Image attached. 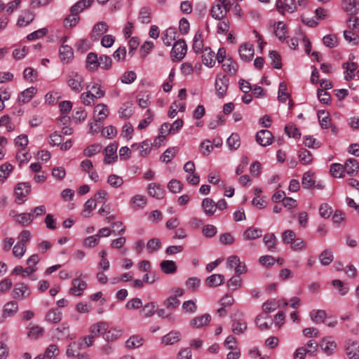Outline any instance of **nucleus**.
Returning <instances> with one entry per match:
<instances>
[{"label":"nucleus","mask_w":359,"mask_h":359,"mask_svg":"<svg viewBox=\"0 0 359 359\" xmlns=\"http://www.w3.org/2000/svg\"><path fill=\"white\" fill-rule=\"evenodd\" d=\"M231 4L227 0H215L211 8V15L216 20H222L230 10Z\"/></svg>","instance_id":"nucleus-1"},{"label":"nucleus","mask_w":359,"mask_h":359,"mask_svg":"<svg viewBox=\"0 0 359 359\" xmlns=\"http://www.w3.org/2000/svg\"><path fill=\"white\" fill-rule=\"evenodd\" d=\"M222 68L225 72L231 76L236 75L238 69L237 62L231 57H227L224 61Z\"/></svg>","instance_id":"nucleus-29"},{"label":"nucleus","mask_w":359,"mask_h":359,"mask_svg":"<svg viewBox=\"0 0 359 359\" xmlns=\"http://www.w3.org/2000/svg\"><path fill=\"white\" fill-rule=\"evenodd\" d=\"M109 115V110L107 106L104 104H97L93 109L94 119L96 121H103Z\"/></svg>","instance_id":"nucleus-24"},{"label":"nucleus","mask_w":359,"mask_h":359,"mask_svg":"<svg viewBox=\"0 0 359 359\" xmlns=\"http://www.w3.org/2000/svg\"><path fill=\"white\" fill-rule=\"evenodd\" d=\"M146 117L141 120L137 126L139 130H143L146 128L154 119V114L151 109H147L146 111Z\"/></svg>","instance_id":"nucleus-62"},{"label":"nucleus","mask_w":359,"mask_h":359,"mask_svg":"<svg viewBox=\"0 0 359 359\" xmlns=\"http://www.w3.org/2000/svg\"><path fill=\"white\" fill-rule=\"evenodd\" d=\"M60 353L59 348L55 344L49 345L45 350L43 358L55 359Z\"/></svg>","instance_id":"nucleus-52"},{"label":"nucleus","mask_w":359,"mask_h":359,"mask_svg":"<svg viewBox=\"0 0 359 359\" xmlns=\"http://www.w3.org/2000/svg\"><path fill=\"white\" fill-rule=\"evenodd\" d=\"M285 132L290 137L299 139L301 137L299 130L292 123H289L285 127Z\"/></svg>","instance_id":"nucleus-61"},{"label":"nucleus","mask_w":359,"mask_h":359,"mask_svg":"<svg viewBox=\"0 0 359 359\" xmlns=\"http://www.w3.org/2000/svg\"><path fill=\"white\" fill-rule=\"evenodd\" d=\"M263 241L268 250L275 252L276 250L277 238L273 233H268L264 236Z\"/></svg>","instance_id":"nucleus-34"},{"label":"nucleus","mask_w":359,"mask_h":359,"mask_svg":"<svg viewBox=\"0 0 359 359\" xmlns=\"http://www.w3.org/2000/svg\"><path fill=\"white\" fill-rule=\"evenodd\" d=\"M13 169L9 163H5L0 165V183H4Z\"/></svg>","instance_id":"nucleus-49"},{"label":"nucleus","mask_w":359,"mask_h":359,"mask_svg":"<svg viewBox=\"0 0 359 359\" xmlns=\"http://www.w3.org/2000/svg\"><path fill=\"white\" fill-rule=\"evenodd\" d=\"M274 34L281 41H285L287 38V28L283 22H278L275 25Z\"/></svg>","instance_id":"nucleus-35"},{"label":"nucleus","mask_w":359,"mask_h":359,"mask_svg":"<svg viewBox=\"0 0 359 359\" xmlns=\"http://www.w3.org/2000/svg\"><path fill=\"white\" fill-rule=\"evenodd\" d=\"M238 53L241 59L245 62H250L255 55L253 46L250 43L241 44L238 48Z\"/></svg>","instance_id":"nucleus-9"},{"label":"nucleus","mask_w":359,"mask_h":359,"mask_svg":"<svg viewBox=\"0 0 359 359\" xmlns=\"http://www.w3.org/2000/svg\"><path fill=\"white\" fill-rule=\"evenodd\" d=\"M107 182L110 187L118 189L123 184L124 181L121 177L115 174H111L108 176Z\"/></svg>","instance_id":"nucleus-48"},{"label":"nucleus","mask_w":359,"mask_h":359,"mask_svg":"<svg viewBox=\"0 0 359 359\" xmlns=\"http://www.w3.org/2000/svg\"><path fill=\"white\" fill-rule=\"evenodd\" d=\"M342 9L351 15H355L359 11V4L356 0H343Z\"/></svg>","instance_id":"nucleus-27"},{"label":"nucleus","mask_w":359,"mask_h":359,"mask_svg":"<svg viewBox=\"0 0 359 359\" xmlns=\"http://www.w3.org/2000/svg\"><path fill=\"white\" fill-rule=\"evenodd\" d=\"M224 280L222 274H212L206 278L205 283L209 287H217L224 283Z\"/></svg>","instance_id":"nucleus-39"},{"label":"nucleus","mask_w":359,"mask_h":359,"mask_svg":"<svg viewBox=\"0 0 359 359\" xmlns=\"http://www.w3.org/2000/svg\"><path fill=\"white\" fill-rule=\"evenodd\" d=\"M318 117L323 128L327 129L330 127V118L327 112L325 111H319L318 112Z\"/></svg>","instance_id":"nucleus-63"},{"label":"nucleus","mask_w":359,"mask_h":359,"mask_svg":"<svg viewBox=\"0 0 359 359\" xmlns=\"http://www.w3.org/2000/svg\"><path fill=\"white\" fill-rule=\"evenodd\" d=\"M273 136L268 130H261L256 135L257 142L262 146L266 147L272 144Z\"/></svg>","instance_id":"nucleus-12"},{"label":"nucleus","mask_w":359,"mask_h":359,"mask_svg":"<svg viewBox=\"0 0 359 359\" xmlns=\"http://www.w3.org/2000/svg\"><path fill=\"white\" fill-rule=\"evenodd\" d=\"M229 79L225 75L217 74L215 79V88L219 97H223L228 89Z\"/></svg>","instance_id":"nucleus-6"},{"label":"nucleus","mask_w":359,"mask_h":359,"mask_svg":"<svg viewBox=\"0 0 359 359\" xmlns=\"http://www.w3.org/2000/svg\"><path fill=\"white\" fill-rule=\"evenodd\" d=\"M181 332L177 330H172L161 338V344L165 346L173 345L180 341Z\"/></svg>","instance_id":"nucleus-14"},{"label":"nucleus","mask_w":359,"mask_h":359,"mask_svg":"<svg viewBox=\"0 0 359 359\" xmlns=\"http://www.w3.org/2000/svg\"><path fill=\"white\" fill-rule=\"evenodd\" d=\"M203 39L202 32L201 30H198L195 34V36L193 39V46L192 48L195 53L203 52Z\"/></svg>","instance_id":"nucleus-36"},{"label":"nucleus","mask_w":359,"mask_h":359,"mask_svg":"<svg viewBox=\"0 0 359 359\" xmlns=\"http://www.w3.org/2000/svg\"><path fill=\"white\" fill-rule=\"evenodd\" d=\"M201 206L205 215L208 216H212L216 211V203L210 198H204Z\"/></svg>","instance_id":"nucleus-30"},{"label":"nucleus","mask_w":359,"mask_h":359,"mask_svg":"<svg viewBox=\"0 0 359 359\" xmlns=\"http://www.w3.org/2000/svg\"><path fill=\"white\" fill-rule=\"evenodd\" d=\"M226 266L229 269H233L237 274H243L247 272L245 264L242 262L236 255H231L227 258Z\"/></svg>","instance_id":"nucleus-3"},{"label":"nucleus","mask_w":359,"mask_h":359,"mask_svg":"<svg viewBox=\"0 0 359 359\" xmlns=\"http://www.w3.org/2000/svg\"><path fill=\"white\" fill-rule=\"evenodd\" d=\"M93 2L94 0H80L71 7L70 12L79 14L84 9L90 7Z\"/></svg>","instance_id":"nucleus-33"},{"label":"nucleus","mask_w":359,"mask_h":359,"mask_svg":"<svg viewBox=\"0 0 359 359\" xmlns=\"http://www.w3.org/2000/svg\"><path fill=\"white\" fill-rule=\"evenodd\" d=\"M108 329V323L104 321L93 324L90 327V336L93 338L102 334L104 337V332Z\"/></svg>","instance_id":"nucleus-26"},{"label":"nucleus","mask_w":359,"mask_h":359,"mask_svg":"<svg viewBox=\"0 0 359 359\" xmlns=\"http://www.w3.org/2000/svg\"><path fill=\"white\" fill-rule=\"evenodd\" d=\"M31 191V185L28 182L18 183L15 188L16 203L22 204L27 200V196Z\"/></svg>","instance_id":"nucleus-4"},{"label":"nucleus","mask_w":359,"mask_h":359,"mask_svg":"<svg viewBox=\"0 0 359 359\" xmlns=\"http://www.w3.org/2000/svg\"><path fill=\"white\" fill-rule=\"evenodd\" d=\"M138 20L143 24H149L151 22V8L143 7L139 12Z\"/></svg>","instance_id":"nucleus-53"},{"label":"nucleus","mask_w":359,"mask_h":359,"mask_svg":"<svg viewBox=\"0 0 359 359\" xmlns=\"http://www.w3.org/2000/svg\"><path fill=\"white\" fill-rule=\"evenodd\" d=\"M211 320V316L209 314H203L201 316H198L194 318L190 321V326L194 328H200L204 325H208Z\"/></svg>","instance_id":"nucleus-28"},{"label":"nucleus","mask_w":359,"mask_h":359,"mask_svg":"<svg viewBox=\"0 0 359 359\" xmlns=\"http://www.w3.org/2000/svg\"><path fill=\"white\" fill-rule=\"evenodd\" d=\"M319 260L322 265H329L333 261V254L330 250H325L319 255Z\"/></svg>","instance_id":"nucleus-59"},{"label":"nucleus","mask_w":359,"mask_h":359,"mask_svg":"<svg viewBox=\"0 0 359 359\" xmlns=\"http://www.w3.org/2000/svg\"><path fill=\"white\" fill-rule=\"evenodd\" d=\"M178 149L177 147H169L161 156V161L163 163H169L175 156Z\"/></svg>","instance_id":"nucleus-55"},{"label":"nucleus","mask_w":359,"mask_h":359,"mask_svg":"<svg viewBox=\"0 0 359 359\" xmlns=\"http://www.w3.org/2000/svg\"><path fill=\"white\" fill-rule=\"evenodd\" d=\"M330 171L332 176L335 178H342L344 176V165L340 163L331 164Z\"/></svg>","instance_id":"nucleus-47"},{"label":"nucleus","mask_w":359,"mask_h":359,"mask_svg":"<svg viewBox=\"0 0 359 359\" xmlns=\"http://www.w3.org/2000/svg\"><path fill=\"white\" fill-rule=\"evenodd\" d=\"M323 43L325 46L333 48L338 46V39L335 34H327L323 36Z\"/></svg>","instance_id":"nucleus-56"},{"label":"nucleus","mask_w":359,"mask_h":359,"mask_svg":"<svg viewBox=\"0 0 359 359\" xmlns=\"http://www.w3.org/2000/svg\"><path fill=\"white\" fill-rule=\"evenodd\" d=\"M187 50V44L183 39L176 41L173 43L171 56L174 60H180L184 57Z\"/></svg>","instance_id":"nucleus-5"},{"label":"nucleus","mask_w":359,"mask_h":359,"mask_svg":"<svg viewBox=\"0 0 359 359\" xmlns=\"http://www.w3.org/2000/svg\"><path fill=\"white\" fill-rule=\"evenodd\" d=\"M344 165V172L350 176H355L358 173L359 170V163L353 158H348Z\"/></svg>","instance_id":"nucleus-16"},{"label":"nucleus","mask_w":359,"mask_h":359,"mask_svg":"<svg viewBox=\"0 0 359 359\" xmlns=\"http://www.w3.org/2000/svg\"><path fill=\"white\" fill-rule=\"evenodd\" d=\"M37 75V72L32 67H29L25 68L23 72L24 79L30 83H34L36 81Z\"/></svg>","instance_id":"nucleus-64"},{"label":"nucleus","mask_w":359,"mask_h":359,"mask_svg":"<svg viewBox=\"0 0 359 359\" xmlns=\"http://www.w3.org/2000/svg\"><path fill=\"white\" fill-rule=\"evenodd\" d=\"M202 61L208 67H212L215 65V54L210 48L206 47L203 49L202 52Z\"/></svg>","instance_id":"nucleus-22"},{"label":"nucleus","mask_w":359,"mask_h":359,"mask_svg":"<svg viewBox=\"0 0 359 359\" xmlns=\"http://www.w3.org/2000/svg\"><path fill=\"white\" fill-rule=\"evenodd\" d=\"M147 192L149 196L156 199H161L164 196L165 190L163 186L158 183H150L147 186Z\"/></svg>","instance_id":"nucleus-15"},{"label":"nucleus","mask_w":359,"mask_h":359,"mask_svg":"<svg viewBox=\"0 0 359 359\" xmlns=\"http://www.w3.org/2000/svg\"><path fill=\"white\" fill-rule=\"evenodd\" d=\"M66 81L71 90L76 93H80L83 89V77L77 72L72 71L69 72Z\"/></svg>","instance_id":"nucleus-2"},{"label":"nucleus","mask_w":359,"mask_h":359,"mask_svg":"<svg viewBox=\"0 0 359 359\" xmlns=\"http://www.w3.org/2000/svg\"><path fill=\"white\" fill-rule=\"evenodd\" d=\"M118 149V144L116 142L109 144L105 149H104V163L107 165L111 164L116 161L118 158V156L116 154Z\"/></svg>","instance_id":"nucleus-10"},{"label":"nucleus","mask_w":359,"mask_h":359,"mask_svg":"<svg viewBox=\"0 0 359 359\" xmlns=\"http://www.w3.org/2000/svg\"><path fill=\"white\" fill-rule=\"evenodd\" d=\"M18 310V305L15 301L6 303L4 306L3 315L4 317H11L15 314Z\"/></svg>","instance_id":"nucleus-43"},{"label":"nucleus","mask_w":359,"mask_h":359,"mask_svg":"<svg viewBox=\"0 0 359 359\" xmlns=\"http://www.w3.org/2000/svg\"><path fill=\"white\" fill-rule=\"evenodd\" d=\"M37 89L36 87L31 86L21 92L18 95V102L22 104H25L29 102L33 97L36 94Z\"/></svg>","instance_id":"nucleus-25"},{"label":"nucleus","mask_w":359,"mask_h":359,"mask_svg":"<svg viewBox=\"0 0 359 359\" xmlns=\"http://www.w3.org/2000/svg\"><path fill=\"white\" fill-rule=\"evenodd\" d=\"M79 277L74 278L72 281V287L69 288V292L74 296H81L83 292L88 287V284L86 281L81 279Z\"/></svg>","instance_id":"nucleus-8"},{"label":"nucleus","mask_w":359,"mask_h":359,"mask_svg":"<svg viewBox=\"0 0 359 359\" xmlns=\"http://www.w3.org/2000/svg\"><path fill=\"white\" fill-rule=\"evenodd\" d=\"M346 354L349 359H359V342L349 340L346 346Z\"/></svg>","instance_id":"nucleus-18"},{"label":"nucleus","mask_w":359,"mask_h":359,"mask_svg":"<svg viewBox=\"0 0 359 359\" xmlns=\"http://www.w3.org/2000/svg\"><path fill=\"white\" fill-rule=\"evenodd\" d=\"M298 157L303 165H310L313 161L311 153L305 149H301L299 150Z\"/></svg>","instance_id":"nucleus-46"},{"label":"nucleus","mask_w":359,"mask_h":359,"mask_svg":"<svg viewBox=\"0 0 359 359\" xmlns=\"http://www.w3.org/2000/svg\"><path fill=\"white\" fill-rule=\"evenodd\" d=\"M46 318L50 323H57L62 319V313L58 309H50L47 313Z\"/></svg>","instance_id":"nucleus-54"},{"label":"nucleus","mask_w":359,"mask_h":359,"mask_svg":"<svg viewBox=\"0 0 359 359\" xmlns=\"http://www.w3.org/2000/svg\"><path fill=\"white\" fill-rule=\"evenodd\" d=\"M96 207V202L95 199L90 198L84 204V208L82 211L81 215L83 217L88 218L90 216L91 212Z\"/></svg>","instance_id":"nucleus-58"},{"label":"nucleus","mask_w":359,"mask_h":359,"mask_svg":"<svg viewBox=\"0 0 359 359\" xmlns=\"http://www.w3.org/2000/svg\"><path fill=\"white\" fill-rule=\"evenodd\" d=\"M309 316L315 323H321L325 321L326 312L323 309H313L310 312Z\"/></svg>","instance_id":"nucleus-38"},{"label":"nucleus","mask_w":359,"mask_h":359,"mask_svg":"<svg viewBox=\"0 0 359 359\" xmlns=\"http://www.w3.org/2000/svg\"><path fill=\"white\" fill-rule=\"evenodd\" d=\"M314 173L311 171L306 172L302 179V183L304 188L309 189L315 185V180L313 178Z\"/></svg>","instance_id":"nucleus-51"},{"label":"nucleus","mask_w":359,"mask_h":359,"mask_svg":"<svg viewBox=\"0 0 359 359\" xmlns=\"http://www.w3.org/2000/svg\"><path fill=\"white\" fill-rule=\"evenodd\" d=\"M156 309L157 305L156 302H151L146 304L142 308L144 317L149 318L152 316L156 312Z\"/></svg>","instance_id":"nucleus-57"},{"label":"nucleus","mask_w":359,"mask_h":359,"mask_svg":"<svg viewBox=\"0 0 359 359\" xmlns=\"http://www.w3.org/2000/svg\"><path fill=\"white\" fill-rule=\"evenodd\" d=\"M346 69L344 72V79L346 81L351 80L355 76V70L357 69V65L355 62H346L343 65Z\"/></svg>","instance_id":"nucleus-45"},{"label":"nucleus","mask_w":359,"mask_h":359,"mask_svg":"<svg viewBox=\"0 0 359 359\" xmlns=\"http://www.w3.org/2000/svg\"><path fill=\"white\" fill-rule=\"evenodd\" d=\"M262 236V231L260 229L250 226L243 233V237L245 240H254L260 238Z\"/></svg>","instance_id":"nucleus-37"},{"label":"nucleus","mask_w":359,"mask_h":359,"mask_svg":"<svg viewBox=\"0 0 359 359\" xmlns=\"http://www.w3.org/2000/svg\"><path fill=\"white\" fill-rule=\"evenodd\" d=\"M30 294L29 287L23 283L15 284L13 290V296L16 299H23Z\"/></svg>","instance_id":"nucleus-11"},{"label":"nucleus","mask_w":359,"mask_h":359,"mask_svg":"<svg viewBox=\"0 0 359 359\" xmlns=\"http://www.w3.org/2000/svg\"><path fill=\"white\" fill-rule=\"evenodd\" d=\"M121 335V330L115 327L107 329L104 332V339L107 341H114Z\"/></svg>","instance_id":"nucleus-50"},{"label":"nucleus","mask_w":359,"mask_h":359,"mask_svg":"<svg viewBox=\"0 0 359 359\" xmlns=\"http://www.w3.org/2000/svg\"><path fill=\"white\" fill-rule=\"evenodd\" d=\"M247 323L243 319H234L231 325V330L236 334H243L247 330Z\"/></svg>","instance_id":"nucleus-32"},{"label":"nucleus","mask_w":359,"mask_h":359,"mask_svg":"<svg viewBox=\"0 0 359 359\" xmlns=\"http://www.w3.org/2000/svg\"><path fill=\"white\" fill-rule=\"evenodd\" d=\"M102 93H94L90 90L82 93L80 95V99L82 103L86 106H90L95 102L97 99L101 98Z\"/></svg>","instance_id":"nucleus-19"},{"label":"nucleus","mask_w":359,"mask_h":359,"mask_svg":"<svg viewBox=\"0 0 359 359\" xmlns=\"http://www.w3.org/2000/svg\"><path fill=\"white\" fill-rule=\"evenodd\" d=\"M151 145L152 144L149 140H145L140 144H133L131 147L133 149L139 150V154L140 156L145 157L150 153L151 149Z\"/></svg>","instance_id":"nucleus-21"},{"label":"nucleus","mask_w":359,"mask_h":359,"mask_svg":"<svg viewBox=\"0 0 359 359\" xmlns=\"http://www.w3.org/2000/svg\"><path fill=\"white\" fill-rule=\"evenodd\" d=\"M177 36L176 29L173 27H169L161 34V39L166 46H170L175 41Z\"/></svg>","instance_id":"nucleus-20"},{"label":"nucleus","mask_w":359,"mask_h":359,"mask_svg":"<svg viewBox=\"0 0 359 359\" xmlns=\"http://www.w3.org/2000/svg\"><path fill=\"white\" fill-rule=\"evenodd\" d=\"M323 352L327 355H331L334 353L337 348L336 342L330 337H325L322 339L319 344Z\"/></svg>","instance_id":"nucleus-23"},{"label":"nucleus","mask_w":359,"mask_h":359,"mask_svg":"<svg viewBox=\"0 0 359 359\" xmlns=\"http://www.w3.org/2000/svg\"><path fill=\"white\" fill-rule=\"evenodd\" d=\"M276 6L278 11L282 14L292 13L297 11L295 0H276Z\"/></svg>","instance_id":"nucleus-7"},{"label":"nucleus","mask_w":359,"mask_h":359,"mask_svg":"<svg viewBox=\"0 0 359 359\" xmlns=\"http://www.w3.org/2000/svg\"><path fill=\"white\" fill-rule=\"evenodd\" d=\"M34 18V15L29 11H24L20 15L17 25L19 27H25L29 25L31 22L33 21Z\"/></svg>","instance_id":"nucleus-40"},{"label":"nucleus","mask_w":359,"mask_h":359,"mask_svg":"<svg viewBox=\"0 0 359 359\" xmlns=\"http://www.w3.org/2000/svg\"><path fill=\"white\" fill-rule=\"evenodd\" d=\"M147 204V198L144 195L136 194L130 200V205L135 210H142Z\"/></svg>","instance_id":"nucleus-17"},{"label":"nucleus","mask_w":359,"mask_h":359,"mask_svg":"<svg viewBox=\"0 0 359 359\" xmlns=\"http://www.w3.org/2000/svg\"><path fill=\"white\" fill-rule=\"evenodd\" d=\"M182 309L184 313H194L197 310L196 299L185 301L182 304Z\"/></svg>","instance_id":"nucleus-60"},{"label":"nucleus","mask_w":359,"mask_h":359,"mask_svg":"<svg viewBox=\"0 0 359 359\" xmlns=\"http://www.w3.org/2000/svg\"><path fill=\"white\" fill-rule=\"evenodd\" d=\"M162 271L165 274H172L177 271V265L174 261L164 260L160 264Z\"/></svg>","instance_id":"nucleus-41"},{"label":"nucleus","mask_w":359,"mask_h":359,"mask_svg":"<svg viewBox=\"0 0 359 359\" xmlns=\"http://www.w3.org/2000/svg\"><path fill=\"white\" fill-rule=\"evenodd\" d=\"M290 95L287 93V84L285 81H282L279 84L278 91V100L280 102H285L290 98Z\"/></svg>","instance_id":"nucleus-44"},{"label":"nucleus","mask_w":359,"mask_h":359,"mask_svg":"<svg viewBox=\"0 0 359 359\" xmlns=\"http://www.w3.org/2000/svg\"><path fill=\"white\" fill-rule=\"evenodd\" d=\"M144 339L140 335H133L126 341V346L128 349H135L142 346Z\"/></svg>","instance_id":"nucleus-31"},{"label":"nucleus","mask_w":359,"mask_h":359,"mask_svg":"<svg viewBox=\"0 0 359 359\" xmlns=\"http://www.w3.org/2000/svg\"><path fill=\"white\" fill-rule=\"evenodd\" d=\"M59 57L63 63H70L74 58L72 48L68 45H61L59 48Z\"/></svg>","instance_id":"nucleus-13"},{"label":"nucleus","mask_w":359,"mask_h":359,"mask_svg":"<svg viewBox=\"0 0 359 359\" xmlns=\"http://www.w3.org/2000/svg\"><path fill=\"white\" fill-rule=\"evenodd\" d=\"M99 58L97 57V55L95 53H89L86 57V65L87 67L91 70L95 71L97 70L99 67Z\"/></svg>","instance_id":"nucleus-42"}]
</instances>
